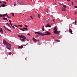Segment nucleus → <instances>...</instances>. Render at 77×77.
<instances>
[{
    "instance_id": "25",
    "label": "nucleus",
    "mask_w": 77,
    "mask_h": 77,
    "mask_svg": "<svg viewBox=\"0 0 77 77\" xmlns=\"http://www.w3.org/2000/svg\"><path fill=\"white\" fill-rule=\"evenodd\" d=\"M14 6H16V3H15V2H14Z\"/></svg>"
},
{
    "instance_id": "60",
    "label": "nucleus",
    "mask_w": 77,
    "mask_h": 77,
    "mask_svg": "<svg viewBox=\"0 0 77 77\" xmlns=\"http://www.w3.org/2000/svg\"><path fill=\"white\" fill-rule=\"evenodd\" d=\"M23 15H24V14H23Z\"/></svg>"
},
{
    "instance_id": "59",
    "label": "nucleus",
    "mask_w": 77,
    "mask_h": 77,
    "mask_svg": "<svg viewBox=\"0 0 77 77\" xmlns=\"http://www.w3.org/2000/svg\"><path fill=\"white\" fill-rule=\"evenodd\" d=\"M60 5H62V4L61 3H60Z\"/></svg>"
},
{
    "instance_id": "52",
    "label": "nucleus",
    "mask_w": 77,
    "mask_h": 77,
    "mask_svg": "<svg viewBox=\"0 0 77 77\" xmlns=\"http://www.w3.org/2000/svg\"><path fill=\"white\" fill-rule=\"evenodd\" d=\"M69 5L70 6H71V4Z\"/></svg>"
},
{
    "instance_id": "23",
    "label": "nucleus",
    "mask_w": 77,
    "mask_h": 77,
    "mask_svg": "<svg viewBox=\"0 0 77 77\" xmlns=\"http://www.w3.org/2000/svg\"><path fill=\"white\" fill-rule=\"evenodd\" d=\"M11 14H12V16H13V17H15V15H14V13H12Z\"/></svg>"
},
{
    "instance_id": "10",
    "label": "nucleus",
    "mask_w": 77,
    "mask_h": 77,
    "mask_svg": "<svg viewBox=\"0 0 77 77\" xmlns=\"http://www.w3.org/2000/svg\"><path fill=\"white\" fill-rule=\"evenodd\" d=\"M62 11H66V9L63 8V7H62Z\"/></svg>"
},
{
    "instance_id": "44",
    "label": "nucleus",
    "mask_w": 77,
    "mask_h": 77,
    "mask_svg": "<svg viewBox=\"0 0 77 77\" xmlns=\"http://www.w3.org/2000/svg\"><path fill=\"white\" fill-rule=\"evenodd\" d=\"M6 17H9V16H8L7 14V16H6Z\"/></svg>"
},
{
    "instance_id": "9",
    "label": "nucleus",
    "mask_w": 77,
    "mask_h": 77,
    "mask_svg": "<svg viewBox=\"0 0 77 77\" xmlns=\"http://www.w3.org/2000/svg\"><path fill=\"white\" fill-rule=\"evenodd\" d=\"M7 6V5H6L5 4H3L2 5H1V7H2H2H5V6Z\"/></svg>"
},
{
    "instance_id": "19",
    "label": "nucleus",
    "mask_w": 77,
    "mask_h": 77,
    "mask_svg": "<svg viewBox=\"0 0 77 77\" xmlns=\"http://www.w3.org/2000/svg\"><path fill=\"white\" fill-rule=\"evenodd\" d=\"M23 29H24V30H28V29L26 28H23Z\"/></svg>"
},
{
    "instance_id": "7",
    "label": "nucleus",
    "mask_w": 77,
    "mask_h": 77,
    "mask_svg": "<svg viewBox=\"0 0 77 77\" xmlns=\"http://www.w3.org/2000/svg\"><path fill=\"white\" fill-rule=\"evenodd\" d=\"M3 27H4V29H5L6 30H8V31H9V32H12V31H11V30L9 29H8V28H7L6 27V26H3Z\"/></svg>"
},
{
    "instance_id": "27",
    "label": "nucleus",
    "mask_w": 77,
    "mask_h": 77,
    "mask_svg": "<svg viewBox=\"0 0 77 77\" xmlns=\"http://www.w3.org/2000/svg\"><path fill=\"white\" fill-rule=\"evenodd\" d=\"M63 7L65 8H66V5H63Z\"/></svg>"
},
{
    "instance_id": "57",
    "label": "nucleus",
    "mask_w": 77,
    "mask_h": 77,
    "mask_svg": "<svg viewBox=\"0 0 77 77\" xmlns=\"http://www.w3.org/2000/svg\"><path fill=\"white\" fill-rule=\"evenodd\" d=\"M10 28H11V26H10Z\"/></svg>"
},
{
    "instance_id": "6",
    "label": "nucleus",
    "mask_w": 77,
    "mask_h": 77,
    "mask_svg": "<svg viewBox=\"0 0 77 77\" xmlns=\"http://www.w3.org/2000/svg\"><path fill=\"white\" fill-rule=\"evenodd\" d=\"M3 42L4 45H7V44H8V43L6 41L5 39H3Z\"/></svg>"
},
{
    "instance_id": "1",
    "label": "nucleus",
    "mask_w": 77,
    "mask_h": 77,
    "mask_svg": "<svg viewBox=\"0 0 77 77\" xmlns=\"http://www.w3.org/2000/svg\"><path fill=\"white\" fill-rule=\"evenodd\" d=\"M54 30H55V31H54V34H57L58 35L59 34V33H60V31H58L57 30V28L56 27H55L54 29Z\"/></svg>"
},
{
    "instance_id": "35",
    "label": "nucleus",
    "mask_w": 77,
    "mask_h": 77,
    "mask_svg": "<svg viewBox=\"0 0 77 77\" xmlns=\"http://www.w3.org/2000/svg\"><path fill=\"white\" fill-rule=\"evenodd\" d=\"M9 22L11 24H12V23H11V20H9Z\"/></svg>"
},
{
    "instance_id": "28",
    "label": "nucleus",
    "mask_w": 77,
    "mask_h": 77,
    "mask_svg": "<svg viewBox=\"0 0 77 77\" xmlns=\"http://www.w3.org/2000/svg\"><path fill=\"white\" fill-rule=\"evenodd\" d=\"M18 26H19V27H22V25H18Z\"/></svg>"
},
{
    "instance_id": "8",
    "label": "nucleus",
    "mask_w": 77,
    "mask_h": 77,
    "mask_svg": "<svg viewBox=\"0 0 77 77\" xmlns=\"http://www.w3.org/2000/svg\"><path fill=\"white\" fill-rule=\"evenodd\" d=\"M1 29H0V32L2 33V34H3V29H2V28H1Z\"/></svg>"
},
{
    "instance_id": "32",
    "label": "nucleus",
    "mask_w": 77,
    "mask_h": 77,
    "mask_svg": "<svg viewBox=\"0 0 77 77\" xmlns=\"http://www.w3.org/2000/svg\"><path fill=\"white\" fill-rule=\"evenodd\" d=\"M71 2H72V5H74L73 2L72 1Z\"/></svg>"
},
{
    "instance_id": "26",
    "label": "nucleus",
    "mask_w": 77,
    "mask_h": 77,
    "mask_svg": "<svg viewBox=\"0 0 77 77\" xmlns=\"http://www.w3.org/2000/svg\"><path fill=\"white\" fill-rule=\"evenodd\" d=\"M8 54L9 55H11V54H12V53L11 52H10L9 54Z\"/></svg>"
},
{
    "instance_id": "16",
    "label": "nucleus",
    "mask_w": 77,
    "mask_h": 77,
    "mask_svg": "<svg viewBox=\"0 0 77 77\" xmlns=\"http://www.w3.org/2000/svg\"><path fill=\"white\" fill-rule=\"evenodd\" d=\"M42 29L43 31H44V27L42 26Z\"/></svg>"
},
{
    "instance_id": "40",
    "label": "nucleus",
    "mask_w": 77,
    "mask_h": 77,
    "mask_svg": "<svg viewBox=\"0 0 77 77\" xmlns=\"http://www.w3.org/2000/svg\"><path fill=\"white\" fill-rule=\"evenodd\" d=\"M38 17L39 18H40V15L39 14H38Z\"/></svg>"
},
{
    "instance_id": "39",
    "label": "nucleus",
    "mask_w": 77,
    "mask_h": 77,
    "mask_svg": "<svg viewBox=\"0 0 77 77\" xmlns=\"http://www.w3.org/2000/svg\"><path fill=\"white\" fill-rule=\"evenodd\" d=\"M74 8H77V7L76 6H75Z\"/></svg>"
},
{
    "instance_id": "41",
    "label": "nucleus",
    "mask_w": 77,
    "mask_h": 77,
    "mask_svg": "<svg viewBox=\"0 0 77 77\" xmlns=\"http://www.w3.org/2000/svg\"><path fill=\"white\" fill-rule=\"evenodd\" d=\"M7 18H10L11 17H9L8 16Z\"/></svg>"
},
{
    "instance_id": "51",
    "label": "nucleus",
    "mask_w": 77,
    "mask_h": 77,
    "mask_svg": "<svg viewBox=\"0 0 77 77\" xmlns=\"http://www.w3.org/2000/svg\"><path fill=\"white\" fill-rule=\"evenodd\" d=\"M49 31H50V29H49Z\"/></svg>"
},
{
    "instance_id": "4",
    "label": "nucleus",
    "mask_w": 77,
    "mask_h": 77,
    "mask_svg": "<svg viewBox=\"0 0 77 77\" xmlns=\"http://www.w3.org/2000/svg\"><path fill=\"white\" fill-rule=\"evenodd\" d=\"M45 33H46V34H44L42 33V36H44L45 35H51V33L48 32V31H46L45 32Z\"/></svg>"
},
{
    "instance_id": "37",
    "label": "nucleus",
    "mask_w": 77,
    "mask_h": 77,
    "mask_svg": "<svg viewBox=\"0 0 77 77\" xmlns=\"http://www.w3.org/2000/svg\"><path fill=\"white\" fill-rule=\"evenodd\" d=\"M12 27H13V29H15V28L14 27V26H12Z\"/></svg>"
},
{
    "instance_id": "43",
    "label": "nucleus",
    "mask_w": 77,
    "mask_h": 77,
    "mask_svg": "<svg viewBox=\"0 0 77 77\" xmlns=\"http://www.w3.org/2000/svg\"><path fill=\"white\" fill-rule=\"evenodd\" d=\"M26 40H27V41H29V39H27Z\"/></svg>"
},
{
    "instance_id": "48",
    "label": "nucleus",
    "mask_w": 77,
    "mask_h": 77,
    "mask_svg": "<svg viewBox=\"0 0 77 77\" xmlns=\"http://www.w3.org/2000/svg\"><path fill=\"white\" fill-rule=\"evenodd\" d=\"M11 26H12H12H12V24H11Z\"/></svg>"
},
{
    "instance_id": "36",
    "label": "nucleus",
    "mask_w": 77,
    "mask_h": 77,
    "mask_svg": "<svg viewBox=\"0 0 77 77\" xmlns=\"http://www.w3.org/2000/svg\"><path fill=\"white\" fill-rule=\"evenodd\" d=\"M14 26H15V27H18V26H17L15 25H14Z\"/></svg>"
},
{
    "instance_id": "30",
    "label": "nucleus",
    "mask_w": 77,
    "mask_h": 77,
    "mask_svg": "<svg viewBox=\"0 0 77 77\" xmlns=\"http://www.w3.org/2000/svg\"><path fill=\"white\" fill-rule=\"evenodd\" d=\"M77 12L76 11L75 12V15H76V14H77Z\"/></svg>"
},
{
    "instance_id": "61",
    "label": "nucleus",
    "mask_w": 77,
    "mask_h": 77,
    "mask_svg": "<svg viewBox=\"0 0 77 77\" xmlns=\"http://www.w3.org/2000/svg\"><path fill=\"white\" fill-rule=\"evenodd\" d=\"M10 27L11 26H10V25H9V26Z\"/></svg>"
},
{
    "instance_id": "11",
    "label": "nucleus",
    "mask_w": 77,
    "mask_h": 77,
    "mask_svg": "<svg viewBox=\"0 0 77 77\" xmlns=\"http://www.w3.org/2000/svg\"><path fill=\"white\" fill-rule=\"evenodd\" d=\"M69 31L70 33H71V34H73V33H72V30H71V29H69Z\"/></svg>"
},
{
    "instance_id": "21",
    "label": "nucleus",
    "mask_w": 77,
    "mask_h": 77,
    "mask_svg": "<svg viewBox=\"0 0 77 77\" xmlns=\"http://www.w3.org/2000/svg\"><path fill=\"white\" fill-rule=\"evenodd\" d=\"M3 3H5V4H7V3L6 2V1H3Z\"/></svg>"
},
{
    "instance_id": "64",
    "label": "nucleus",
    "mask_w": 77,
    "mask_h": 77,
    "mask_svg": "<svg viewBox=\"0 0 77 77\" xmlns=\"http://www.w3.org/2000/svg\"><path fill=\"white\" fill-rule=\"evenodd\" d=\"M0 36H1V35H0Z\"/></svg>"
},
{
    "instance_id": "12",
    "label": "nucleus",
    "mask_w": 77,
    "mask_h": 77,
    "mask_svg": "<svg viewBox=\"0 0 77 77\" xmlns=\"http://www.w3.org/2000/svg\"><path fill=\"white\" fill-rule=\"evenodd\" d=\"M45 27H51V25H50L49 24H48L45 26Z\"/></svg>"
},
{
    "instance_id": "50",
    "label": "nucleus",
    "mask_w": 77,
    "mask_h": 77,
    "mask_svg": "<svg viewBox=\"0 0 77 77\" xmlns=\"http://www.w3.org/2000/svg\"><path fill=\"white\" fill-rule=\"evenodd\" d=\"M0 3H2V2L0 1Z\"/></svg>"
},
{
    "instance_id": "53",
    "label": "nucleus",
    "mask_w": 77,
    "mask_h": 77,
    "mask_svg": "<svg viewBox=\"0 0 77 77\" xmlns=\"http://www.w3.org/2000/svg\"><path fill=\"white\" fill-rule=\"evenodd\" d=\"M5 33H6V31H5Z\"/></svg>"
},
{
    "instance_id": "54",
    "label": "nucleus",
    "mask_w": 77,
    "mask_h": 77,
    "mask_svg": "<svg viewBox=\"0 0 77 77\" xmlns=\"http://www.w3.org/2000/svg\"><path fill=\"white\" fill-rule=\"evenodd\" d=\"M26 45H28V43H27Z\"/></svg>"
},
{
    "instance_id": "17",
    "label": "nucleus",
    "mask_w": 77,
    "mask_h": 77,
    "mask_svg": "<svg viewBox=\"0 0 77 77\" xmlns=\"http://www.w3.org/2000/svg\"><path fill=\"white\" fill-rule=\"evenodd\" d=\"M23 46H19L18 48H23Z\"/></svg>"
},
{
    "instance_id": "3",
    "label": "nucleus",
    "mask_w": 77,
    "mask_h": 77,
    "mask_svg": "<svg viewBox=\"0 0 77 77\" xmlns=\"http://www.w3.org/2000/svg\"><path fill=\"white\" fill-rule=\"evenodd\" d=\"M11 46H12V45L8 43L7 44V45H6V48L8 49V50H10L12 48Z\"/></svg>"
},
{
    "instance_id": "20",
    "label": "nucleus",
    "mask_w": 77,
    "mask_h": 77,
    "mask_svg": "<svg viewBox=\"0 0 77 77\" xmlns=\"http://www.w3.org/2000/svg\"><path fill=\"white\" fill-rule=\"evenodd\" d=\"M55 41H57V42H60V40H55Z\"/></svg>"
},
{
    "instance_id": "47",
    "label": "nucleus",
    "mask_w": 77,
    "mask_h": 77,
    "mask_svg": "<svg viewBox=\"0 0 77 77\" xmlns=\"http://www.w3.org/2000/svg\"><path fill=\"white\" fill-rule=\"evenodd\" d=\"M68 2H69L70 1V0H67Z\"/></svg>"
},
{
    "instance_id": "15",
    "label": "nucleus",
    "mask_w": 77,
    "mask_h": 77,
    "mask_svg": "<svg viewBox=\"0 0 77 77\" xmlns=\"http://www.w3.org/2000/svg\"><path fill=\"white\" fill-rule=\"evenodd\" d=\"M19 29H20L21 30H22V31H23V32H24V31H25V30H24L22 28H19Z\"/></svg>"
},
{
    "instance_id": "38",
    "label": "nucleus",
    "mask_w": 77,
    "mask_h": 77,
    "mask_svg": "<svg viewBox=\"0 0 77 77\" xmlns=\"http://www.w3.org/2000/svg\"><path fill=\"white\" fill-rule=\"evenodd\" d=\"M37 41L39 42V40H36V42H37Z\"/></svg>"
},
{
    "instance_id": "29",
    "label": "nucleus",
    "mask_w": 77,
    "mask_h": 77,
    "mask_svg": "<svg viewBox=\"0 0 77 77\" xmlns=\"http://www.w3.org/2000/svg\"><path fill=\"white\" fill-rule=\"evenodd\" d=\"M24 26L26 27L27 28L28 27V26H27V25H25Z\"/></svg>"
},
{
    "instance_id": "63",
    "label": "nucleus",
    "mask_w": 77,
    "mask_h": 77,
    "mask_svg": "<svg viewBox=\"0 0 77 77\" xmlns=\"http://www.w3.org/2000/svg\"><path fill=\"white\" fill-rule=\"evenodd\" d=\"M0 8H1V6H0Z\"/></svg>"
},
{
    "instance_id": "14",
    "label": "nucleus",
    "mask_w": 77,
    "mask_h": 77,
    "mask_svg": "<svg viewBox=\"0 0 77 77\" xmlns=\"http://www.w3.org/2000/svg\"><path fill=\"white\" fill-rule=\"evenodd\" d=\"M3 19L4 20H7V21H8V20L7 18H5V17H3Z\"/></svg>"
},
{
    "instance_id": "62",
    "label": "nucleus",
    "mask_w": 77,
    "mask_h": 77,
    "mask_svg": "<svg viewBox=\"0 0 77 77\" xmlns=\"http://www.w3.org/2000/svg\"><path fill=\"white\" fill-rule=\"evenodd\" d=\"M32 0H31V1H32Z\"/></svg>"
},
{
    "instance_id": "49",
    "label": "nucleus",
    "mask_w": 77,
    "mask_h": 77,
    "mask_svg": "<svg viewBox=\"0 0 77 77\" xmlns=\"http://www.w3.org/2000/svg\"><path fill=\"white\" fill-rule=\"evenodd\" d=\"M62 5H63V3H62V4H61Z\"/></svg>"
},
{
    "instance_id": "13",
    "label": "nucleus",
    "mask_w": 77,
    "mask_h": 77,
    "mask_svg": "<svg viewBox=\"0 0 77 77\" xmlns=\"http://www.w3.org/2000/svg\"><path fill=\"white\" fill-rule=\"evenodd\" d=\"M33 41H34V42H36V39H35V38H33Z\"/></svg>"
},
{
    "instance_id": "24",
    "label": "nucleus",
    "mask_w": 77,
    "mask_h": 77,
    "mask_svg": "<svg viewBox=\"0 0 77 77\" xmlns=\"http://www.w3.org/2000/svg\"><path fill=\"white\" fill-rule=\"evenodd\" d=\"M3 17V15H2V14H0V17Z\"/></svg>"
},
{
    "instance_id": "55",
    "label": "nucleus",
    "mask_w": 77,
    "mask_h": 77,
    "mask_svg": "<svg viewBox=\"0 0 77 77\" xmlns=\"http://www.w3.org/2000/svg\"><path fill=\"white\" fill-rule=\"evenodd\" d=\"M68 5H70V4H69V3H68Z\"/></svg>"
},
{
    "instance_id": "58",
    "label": "nucleus",
    "mask_w": 77,
    "mask_h": 77,
    "mask_svg": "<svg viewBox=\"0 0 77 77\" xmlns=\"http://www.w3.org/2000/svg\"><path fill=\"white\" fill-rule=\"evenodd\" d=\"M10 24L11 25V24H12L11 23H10Z\"/></svg>"
},
{
    "instance_id": "46",
    "label": "nucleus",
    "mask_w": 77,
    "mask_h": 77,
    "mask_svg": "<svg viewBox=\"0 0 77 77\" xmlns=\"http://www.w3.org/2000/svg\"><path fill=\"white\" fill-rule=\"evenodd\" d=\"M51 37H52V38H54V37H53V36H52Z\"/></svg>"
},
{
    "instance_id": "2",
    "label": "nucleus",
    "mask_w": 77,
    "mask_h": 77,
    "mask_svg": "<svg viewBox=\"0 0 77 77\" xmlns=\"http://www.w3.org/2000/svg\"><path fill=\"white\" fill-rule=\"evenodd\" d=\"M18 37H19V38H22L23 39H20V40L21 41H24L25 39H26V38L23 35H21V36L18 35Z\"/></svg>"
},
{
    "instance_id": "22",
    "label": "nucleus",
    "mask_w": 77,
    "mask_h": 77,
    "mask_svg": "<svg viewBox=\"0 0 77 77\" xmlns=\"http://www.w3.org/2000/svg\"><path fill=\"white\" fill-rule=\"evenodd\" d=\"M52 21H53V22H55V19H53L52 20Z\"/></svg>"
},
{
    "instance_id": "56",
    "label": "nucleus",
    "mask_w": 77,
    "mask_h": 77,
    "mask_svg": "<svg viewBox=\"0 0 77 77\" xmlns=\"http://www.w3.org/2000/svg\"><path fill=\"white\" fill-rule=\"evenodd\" d=\"M76 20H75V23H76Z\"/></svg>"
},
{
    "instance_id": "18",
    "label": "nucleus",
    "mask_w": 77,
    "mask_h": 77,
    "mask_svg": "<svg viewBox=\"0 0 77 77\" xmlns=\"http://www.w3.org/2000/svg\"><path fill=\"white\" fill-rule=\"evenodd\" d=\"M7 15V14H5L2 15V17H6Z\"/></svg>"
},
{
    "instance_id": "33",
    "label": "nucleus",
    "mask_w": 77,
    "mask_h": 77,
    "mask_svg": "<svg viewBox=\"0 0 77 77\" xmlns=\"http://www.w3.org/2000/svg\"><path fill=\"white\" fill-rule=\"evenodd\" d=\"M27 35L29 36H31L30 34L29 33L27 34Z\"/></svg>"
},
{
    "instance_id": "31",
    "label": "nucleus",
    "mask_w": 77,
    "mask_h": 77,
    "mask_svg": "<svg viewBox=\"0 0 77 77\" xmlns=\"http://www.w3.org/2000/svg\"><path fill=\"white\" fill-rule=\"evenodd\" d=\"M6 24H7L8 25V26H10L9 24H8V23H6Z\"/></svg>"
},
{
    "instance_id": "45",
    "label": "nucleus",
    "mask_w": 77,
    "mask_h": 77,
    "mask_svg": "<svg viewBox=\"0 0 77 77\" xmlns=\"http://www.w3.org/2000/svg\"><path fill=\"white\" fill-rule=\"evenodd\" d=\"M36 37H39V35L36 36Z\"/></svg>"
},
{
    "instance_id": "5",
    "label": "nucleus",
    "mask_w": 77,
    "mask_h": 77,
    "mask_svg": "<svg viewBox=\"0 0 77 77\" xmlns=\"http://www.w3.org/2000/svg\"><path fill=\"white\" fill-rule=\"evenodd\" d=\"M35 34H38L39 36H42V33L39 32H35Z\"/></svg>"
},
{
    "instance_id": "34",
    "label": "nucleus",
    "mask_w": 77,
    "mask_h": 77,
    "mask_svg": "<svg viewBox=\"0 0 77 77\" xmlns=\"http://www.w3.org/2000/svg\"><path fill=\"white\" fill-rule=\"evenodd\" d=\"M30 17L31 18H32V20H33V18H32V16H30Z\"/></svg>"
},
{
    "instance_id": "42",
    "label": "nucleus",
    "mask_w": 77,
    "mask_h": 77,
    "mask_svg": "<svg viewBox=\"0 0 77 77\" xmlns=\"http://www.w3.org/2000/svg\"><path fill=\"white\" fill-rule=\"evenodd\" d=\"M19 1H18H18H17V3H20L19 2H18Z\"/></svg>"
}]
</instances>
